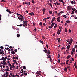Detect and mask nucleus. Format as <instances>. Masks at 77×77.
I'll return each mask as SVG.
<instances>
[{
  "label": "nucleus",
  "instance_id": "nucleus-27",
  "mask_svg": "<svg viewBox=\"0 0 77 77\" xmlns=\"http://www.w3.org/2000/svg\"><path fill=\"white\" fill-rule=\"evenodd\" d=\"M59 29H60V31H61L62 30V27L60 26H59Z\"/></svg>",
  "mask_w": 77,
  "mask_h": 77
},
{
  "label": "nucleus",
  "instance_id": "nucleus-49",
  "mask_svg": "<svg viewBox=\"0 0 77 77\" xmlns=\"http://www.w3.org/2000/svg\"><path fill=\"white\" fill-rule=\"evenodd\" d=\"M8 76H9V74H6V75L5 77H8Z\"/></svg>",
  "mask_w": 77,
  "mask_h": 77
},
{
  "label": "nucleus",
  "instance_id": "nucleus-4",
  "mask_svg": "<svg viewBox=\"0 0 77 77\" xmlns=\"http://www.w3.org/2000/svg\"><path fill=\"white\" fill-rule=\"evenodd\" d=\"M48 51V50H47L46 49H45V50L43 51H44L45 53H47V51Z\"/></svg>",
  "mask_w": 77,
  "mask_h": 77
},
{
  "label": "nucleus",
  "instance_id": "nucleus-38",
  "mask_svg": "<svg viewBox=\"0 0 77 77\" xmlns=\"http://www.w3.org/2000/svg\"><path fill=\"white\" fill-rule=\"evenodd\" d=\"M65 32H67V29H66V28H65Z\"/></svg>",
  "mask_w": 77,
  "mask_h": 77
},
{
  "label": "nucleus",
  "instance_id": "nucleus-42",
  "mask_svg": "<svg viewBox=\"0 0 77 77\" xmlns=\"http://www.w3.org/2000/svg\"><path fill=\"white\" fill-rule=\"evenodd\" d=\"M49 4L50 6L51 7H51H52V4H51V3H49Z\"/></svg>",
  "mask_w": 77,
  "mask_h": 77
},
{
  "label": "nucleus",
  "instance_id": "nucleus-12",
  "mask_svg": "<svg viewBox=\"0 0 77 77\" xmlns=\"http://www.w3.org/2000/svg\"><path fill=\"white\" fill-rule=\"evenodd\" d=\"M73 41V40L72 39V38H71L70 40V41L69 42H71V43H72V42Z\"/></svg>",
  "mask_w": 77,
  "mask_h": 77
},
{
  "label": "nucleus",
  "instance_id": "nucleus-10",
  "mask_svg": "<svg viewBox=\"0 0 77 77\" xmlns=\"http://www.w3.org/2000/svg\"><path fill=\"white\" fill-rule=\"evenodd\" d=\"M70 48V45H68L67 47V49L69 50Z\"/></svg>",
  "mask_w": 77,
  "mask_h": 77
},
{
  "label": "nucleus",
  "instance_id": "nucleus-22",
  "mask_svg": "<svg viewBox=\"0 0 77 77\" xmlns=\"http://www.w3.org/2000/svg\"><path fill=\"white\" fill-rule=\"evenodd\" d=\"M62 3L63 4V5L64 6H66V5L65 4V3H64V2H63Z\"/></svg>",
  "mask_w": 77,
  "mask_h": 77
},
{
  "label": "nucleus",
  "instance_id": "nucleus-11",
  "mask_svg": "<svg viewBox=\"0 0 77 77\" xmlns=\"http://www.w3.org/2000/svg\"><path fill=\"white\" fill-rule=\"evenodd\" d=\"M57 40L58 41V42L59 43H60V39L59 38H57Z\"/></svg>",
  "mask_w": 77,
  "mask_h": 77
},
{
  "label": "nucleus",
  "instance_id": "nucleus-8",
  "mask_svg": "<svg viewBox=\"0 0 77 77\" xmlns=\"http://www.w3.org/2000/svg\"><path fill=\"white\" fill-rule=\"evenodd\" d=\"M57 33L58 35H59V34H60V30H59V29L58 30V31L57 32Z\"/></svg>",
  "mask_w": 77,
  "mask_h": 77
},
{
  "label": "nucleus",
  "instance_id": "nucleus-63",
  "mask_svg": "<svg viewBox=\"0 0 77 77\" xmlns=\"http://www.w3.org/2000/svg\"><path fill=\"white\" fill-rule=\"evenodd\" d=\"M63 11H61L60 12V14H63Z\"/></svg>",
  "mask_w": 77,
  "mask_h": 77
},
{
  "label": "nucleus",
  "instance_id": "nucleus-57",
  "mask_svg": "<svg viewBox=\"0 0 77 77\" xmlns=\"http://www.w3.org/2000/svg\"><path fill=\"white\" fill-rule=\"evenodd\" d=\"M14 51L15 52H17V49H16L14 50Z\"/></svg>",
  "mask_w": 77,
  "mask_h": 77
},
{
  "label": "nucleus",
  "instance_id": "nucleus-16",
  "mask_svg": "<svg viewBox=\"0 0 77 77\" xmlns=\"http://www.w3.org/2000/svg\"><path fill=\"white\" fill-rule=\"evenodd\" d=\"M11 53H12V54H15V52L13 51L11 52Z\"/></svg>",
  "mask_w": 77,
  "mask_h": 77
},
{
  "label": "nucleus",
  "instance_id": "nucleus-40",
  "mask_svg": "<svg viewBox=\"0 0 77 77\" xmlns=\"http://www.w3.org/2000/svg\"><path fill=\"white\" fill-rule=\"evenodd\" d=\"M10 69L11 71H12V67H10Z\"/></svg>",
  "mask_w": 77,
  "mask_h": 77
},
{
  "label": "nucleus",
  "instance_id": "nucleus-1",
  "mask_svg": "<svg viewBox=\"0 0 77 77\" xmlns=\"http://www.w3.org/2000/svg\"><path fill=\"white\" fill-rule=\"evenodd\" d=\"M6 11L7 12H9V13H10V14H12V13H13V12H11V11H10V10H9L8 9H7L6 10Z\"/></svg>",
  "mask_w": 77,
  "mask_h": 77
},
{
  "label": "nucleus",
  "instance_id": "nucleus-17",
  "mask_svg": "<svg viewBox=\"0 0 77 77\" xmlns=\"http://www.w3.org/2000/svg\"><path fill=\"white\" fill-rule=\"evenodd\" d=\"M57 26V24H56L54 26V29H55Z\"/></svg>",
  "mask_w": 77,
  "mask_h": 77
},
{
  "label": "nucleus",
  "instance_id": "nucleus-60",
  "mask_svg": "<svg viewBox=\"0 0 77 77\" xmlns=\"http://www.w3.org/2000/svg\"><path fill=\"white\" fill-rule=\"evenodd\" d=\"M18 74H16L15 75V77H17V76H18Z\"/></svg>",
  "mask_w": 77,
  "mask_h": 77
},
{
  "label": "nucleus",
  "instance_id": "nucleus-43",
  "mask_svg": "<svg viewBox=\"0 0 77 77\" xmlns=\"http://www.w3.org/2000/svg\"><path fill=\"white\" fill-rule=\"evenodd\" d=\"M71 3L72 4V5H73L74 4V1H72L71 2Z\"/></svg>",
  "mask_w": 77,
  "mask_h": 77
},
{
  "label": "nucleus",
  "instance_id": "nucleus-29",
  "mask_svg": "<svg viewBox=\"0 0 77 77\" xmlns=\"http://www.w3.org/2000/svg\"><path fill=\"white\" fill-rule=\"evenodd\" d=\"M74 13V11H72V13L71 14V15H73Z\"/></svg>",
  "mask_w": 77,
  "mask_h": 77
},
{
  "label": "nucleus",
  "instance_id": "nucleus-14",
  "mask_svg": "<svg viewBox=\"0 0 77 77\" xmlns=\"http://www.w3.org/2000/svg\"><path fill=\"white\" fill-rule=\"evenodd\" d=\"M71 57V55H69L67 57V59H68L69 58H70Z\"/></svg>",
  "mask_w": 77,
  "mask_h": 77
},
{
  "label": "nucleus",
  "instance_id": "nucleus-52",
  "mask_svg": "<svg viewBox=\"0 0 77 77\" xmlns=\"http://www.w3.org/2000/svg\"><path fill=\"white\" fill-rule=\"evenodd\" d=\"M71 54L72 55V54H73V52L72 51H71Z\"/></svg>",
  "mask_w": 77,
  "mask_h": 77
},
{
  "label": "nucleus",
  "instance_id": "nucleus-28",
  "mask_svg": "<svg viewBox=\"0 0 77 77\" xmlns=\"http://www.w3.org/2000/svg\"><path fill=\"white\" fill-rule=\"evenodd\" d=\"M16 30H20V28H16L15 29Z\"/></svg>",
  "mask_w": 77,
  "mask_h": 77
},
{
  "label": "nucleus",
  "instance_id": "nucleus-33",
  "mask_svg": "<svg viewBox=\"0 0 77 77\" xmlns=\"http://www.w3.org/2000/svg\"><path fill=\"white\" fill-rule=\"evenodd\" d=\"M31 2L32 3H33V4H35V1L33 0H32L31 1Z\"/></svg>",
  "mask_w": 77,
  "mask_h": 77
},
{
  "label": "nucleus",
  "instance_id": "nucleus-24",
  "mask_svg": "<svg viewBox=\"0 0 77 77\" xmlns=\"http://www.w3.org/2000/svg\"><path fill=\"white\" fill-rule=\"evenodd\" d=\"M54 24H55V23H52V24L51 26H52V27H53V26H54Z\"/></svg>",
  "mask_w": 77,
  "mask_h": 77
},
{
  "label": "nucleus",
  "instance_id": "nucleus-64",
  "mask_svg": "<svg viewBox=\"0 0 77 77\" xmlns=\"http://www.w3.org/2000/svg\"><path fill=\"white\" fill-rule=\"evenodd\" d=\"M75 58H77V55L76 54H75Z\"/></svg>",
  "mask_w": 77,
  "mask_h": 77
},
{
  "label": "nucleus",
  "instance_id": "nucleus-6",
  "mask_svg": "<svg viewBox=\"0 0 77 77\" xmlns=\"http://www.w3.org/2000/svg\"><path fill=\"white\" fill-rule=\"evenodd\" d=\"M37 74H39L40 75L41 73V71H37L36 73Z\"/></svg>",
  "mask_w": 77,
  "mask_h": 77
},
{
  "label": "nucleus",
  "instance_id": "nucleus-54",
  "mask_svg": "<svg viewBox=\"0 0 77 77\" xmlns=\"http://www.w3.org/2000/svg\"><path fill=\"white\" fill-rule=\"evenodd\" d=\"M29 15H31V16H32V13H29Z\"/></svg>",
  "mask_w": 77,
  "mask_h": 77
},
{
  "label": "nucleus",
  "instance_id": "nucleus-5",
  "mask_svg": "<svg viewBox=\"0 0 77 77\" xmlns=\"http://www.w3.org/2000/svg\"><path fill=\"white\" fill-rule=\"evenodd\" d=\"M57 21L58 22H60V17H58L57 18Z\"/></svg>",
  "mask_w": 77,
  "mask_h": 77
},
{
  "label": "nucleus",
  "instance_id": "nucleus-44",
  "mask_svg": "<svg viewBox=\"0 0 77 77\" xmlns=\"http://www.w3.org/2000/svg\"><path fill=\"white\" fill-rule=\"evenodd\" d=\"M2 2H6V1L4 0H2Z\"/></svg>",
  "mask_w": 77,
  "mask_h": 77
},
{
  "label": "nucleus",
  "instance_id": "nucleus-58",
  "mask_svg": "<svg viewBox=\"0 0 77 77\" xmlns=\"http://www.w3.org/2000/svg\"><path fill=\"white\" fill-rule=\"evenodd\" d=\"M27 73H24V75H27Z\"/></svg>",
  "mask_w": 77,
  "mask_h": 77
},
{
  "label": "nucleus",
  "instance_id": "nucleus-2",
  "mask_svg": "<svg viewBox=\"0 0 77 77\" xmlns=\"http://www.w3.org/2000/svg\"><path fill=\"white\" fill-rule=\"evenodd\" d=\"M0 54H2V56H3V54H4V52L3 51L0 52Z\"/></svg>",
  "mask_w": 77,
  "mask_h": 77
},
{
  "label": "nucleus",
  "instance_id": "nucleus-23",
  "mask_svg": "<svg viewBox=\"0 0 77 77\" xmlns=\"http://www.w3.org/2000/svg\"><path fill=\"white\" fill-rule=\"evenodd\" d=\"M56 20V18L55 17H54L52 19V20H53V21H54V20Z\"/></svg>",
  "mask_w": 77,
  "mask_h": 77
},
{
  "label": "nucleus",
  "instance_id": "nucleus-20",
  "mask_svg": "<svg viewBox=\"0 0 77 77\" xmlns=\"http://www.w3.org/2000/svg\"><path fill=\"white\" fill-rule=\"evenodd\" d=\"M23 26V24H20V25H18L17 26H19V27H21Z\"/></svg>",
  "mask_w": 77,
  "mask_h": 77
},
{
  "label": "nucleus",
  "instance_id": "nucleus-51",
  "mask_svg": "<svg viewBox=\"0 0 77 77\" xmlns=\"http://www.w3.org/2000/svg\"><path fill=\"white\" fill-rule=\"evenodd\" d=\"M18 19H19V20H21L22 18L20 17H18Z\"/></svg>",
  "mask_w": 77,
  "mask_h": 77
},
{
  "label": "nucleus",
  "instance_id": "nucleus-53",
  "mask_svg": "<svg viewBox=\"0 0 77 77\" xmlns=\"http://www.w3.org/2000/svg\"><path fill=\"white\" fill-rule=\"evenodd\" d=\"M62 64H63L64 65H65V63L64 62L63 63H62L61 64L62 65Z\"/></svg>",
  "mask_w": 77,
  "mask_h": 77
},
{
  "label": "nucleus",
  "instance_id": "nucleus-34",
  "mask_svg": "<svg viewBox=\"0 0 77 77\" xmlns=\"http://www.w3.org/2000/svg\"><path fill=\"white\" fill-rule=\"evenodd\" d=\"M5 71H9L10 70L9 69H5Z\"/></svg>",
  "mask_w": 77,
  "mask_h": 77
},
{
  "label": "nucleus",
  "instance_id": "nucleus-32",
  "mask_svg": "<svg viewBox=\"0 0 77 77\" xmlns=\"http://www.w3.org/2000/svg\"><path fill=\"white\" fill-rule=\"evenodd\" d=\"M7 59V57H6L5 58H4V60H6V59Z\"/></svg>",
  "mask_w": 77,
  "mask_h": 77
},
{
  "label": "nucleus",
  "instance_id": "nucleus-37",
  "mask_svg": "<svg viewBox=\"0 0 77 77\" xmlns=\"http://www.w3.org/2000/svg\"><path fill=\"white\" fill-rule=\"evenodd\" d=\"M68 62H69V60H67L66 61V64H67V65H68Z\"/></svg>",
  "mask_w": 77,
  "mask_h": 77
},
{
  "label": "nucleus",
  "instance_id": "nucleus-36",
  "mask_svg": "<svg viewBox=\"0 0 77 77\" xmlns=\"http://www.w3.org/2000/svg\"><path fill=\"white\" fill-rule=\"evenodd\" d=\"M60 2H63V0H58Z\"/></svg>",
  "mask_w": 77,
  "mask_h": 77
},
{
  "label": "nucleus",
  "instance_id": "nucleus-21",
  "mask_svg": "<svg viewBox=\"0 0 77 77\" xmlns=\"http://www.w3.org/2000/svg\"><path fill=\"white\" fill-rule=\"evenodd\" d=\"M72 50L73 52H75V49L74 48H73Z\"/></svg>",
  "mask_w": 77,
  "mask_h": 77
},
{
  "label": "nucleus",
  "instance_id": "nucleus-45",
  "mask_svg": "<svg viewBox=\"0 0 77 77\" xmlns=\"http://www.w3.org/2000/svg\"><path fill=\"white\" fill-rule=\"evenodd\" d=\"M19 17H21V18H23V16L22 15H20L19 16Z\"/></svg>",
  "mask_w": 77,
  "mask_h": 77
},
{
  "label": "nucleus",
  "instance_id": "nucleus-56",
  "mask_svg": "<svg viewBox=\"0 0 77 77\" xmlns=\"http://www.w3.org/2000/svg\"><path fill=\"white\" fill-rule=\"evenodd\" d=\"M16 57H13V60H14V59H16Z\"/></svg>",
  "mask_w": 77,
  "mask_h": 77
},
{
  "label": "nucleus",
  "instance_id": "nucleus-15",
  "mask_svg": "<svg viewBox=\"0 0 77 77\" xmlns=\"http://www.w3.org/2000/svg\"><path fill=\"white\" fill-rule=\"evenodd\" d=\"M47 54H48V55H49V54H50V51L48 50V51L47 52Z\"/></svg>",
  "mask_w": 77,
  "mask_h": 77
},
{
  "label": "nucleus",
  "instance_id": "nucleus-7",
  "mask_svg": "<svg viewBox=\"0 0 77 77\" xmlns=\"http://www.w3.org/2000/svg\"><path fill=\"white\" fill-rule=\"evenodd\" d=\"M46 10L45 8H44L42 10L43 12H45V11Z\"/></svg>",
  "mask_w": 77,
  "mask_h": 77
},
{
  "label": "nucleus",
  "instance_id": "nucleus-62",
  "mask_svg": "<svg viewBox=\"0 0 77 77\" xmlns=\"http://www.w3.org/2000/svg\"><path fill=\"white\" fill-rule=\"evenodd\" d=\"M66 41L67 42H69V40H66Z\"/></svg>",
  "mask_w": 77,
  "mask_h": 77
},
{
  "label": "nucleus",
  "instance_id": "nucleus-50",
  "mask_svg": "<svg viewBox=\"0 0 77 77\" xmlns=\"http://www.w3.org/2000/svg\"><path fill=\"white\" fill-rule=\"evenodd\" d=\"M64 71H66L67 70V68H65L64 69Z\"/></svg>",
  "mask_w": 77,
  "mask_h": 77
},
{
  "label": "nucleus",
  "instance_id": "nucleus-26",
  "mask_svg": "<svg viewBox=\"0 0 77 77\" xmlns=\"http://www.w3.org/2000/svg\"><path fill=\"white\" fill-rule=\"evenodd\" d=\"M65 15H66V18H67V17H68L69 16V14H66Z\"/></svg>",
  "mask_w": 77,
  "mask_h": 77
},
{
  "label": "nucleus",
  "instance_id": "nucleus-3",
  "mask_svg": "<svg viewBox=\"0 0 77 77\" xmlns=\"http://www.w3.org/2000/svg\"><path fill=\"white\" fill-rule=\"evenodd\" d=\"M23 23L26 26H27V22L26 21H24V20H23Z\"/></svg>",
  "mask_w": 77,
  "mask_h": 77
},
{
  "label": "nucleus",
  "instance_id": "nucleus-18",
  "mask_svg": "<svg viewBox=\"0 0 77 77\" xmlns=\"http://www.w3.org/2000/svg\"><path fill=\"white\" fill-rule=\"evenodd\" d=\"M39 42H40L41 43V44H44V43H43V41H42L41 40H40L39 41Z\"/></svg>",
  "mask_w": 77,
  "mask_h": 77
},
{
  "label": "nucleus",
  "instance_id": "nucleus-59",
  "mask_svg": "<svg viewBox=\"0 0 77 77\" xmlns=\"http://www.w3.org/2000/svg\"><path fill=\"white\" fill-rule=\"evenodd\" d=\"M21 75V76H24V74H22Z\"/></svg>",
  "mask_w": 77,
  "mask_h": 77
},
{
  "label": "nucleus",
  "instance_id": "nucleus-47",
  "mask_svg": "<svg viewBox=\"0 0 77 77\" xmlns=\"http://www.w3.org/2000/svg\"><path fill=\"white\" fill-rule=\"evenodd\" d=\"M74 66H76V62H75V63L74 64Z\"/></svg>",
  "mask_w": 77,
  "mask_h": 77
},
{
  "label": "nucleus",
  "instance_id": "nucleus-35",
  "mask_svg": "<svg viewBox=\"0 0 77 77\" xmlns=\"http://www.w3.org/2000/svg\"><path fill=\"white\" fill-rule=\"evenodd\" d=\"M0 48L1 49H3V48H3V47L2 46H1L0 47Z\"/></svg>",
  "mask_w": 77,
  "mask_h": 77
},
{
  "label": "nucleus",
  "instance_id": "nucleus-13",
  "mask_svg": "<svg viewBox=\"0 0 77 77\" xmlns=\"http://www.w3.org/2000/svg\"><path fill=\"white\" fill-rule=\"evenodd\" d=\"M72 10L73 11H75V10H76V9L75 8H72Z\"/></svg>",
  "mask_w": 77,
  "mask_h": 77
},
{
  "label": "nucleus",
  "instance_id": "nucleus-25",
  "mask_svg": "<svg viewBox=\"0 0 77 77\" xmlns=\"http://www.w3.org/2000/svg\"><path fill=\"white\" fill-rule=\"evenodd\" d=\"M23 69H26V67L25 66H24L23 67Z\"/></svg>",
  "mask_w": 77,
  "mask_h": 77
},
{
  "label": "nucleus",
  "instance_id": "nucleus-55",
  "mask_svg": "<svg viewBox=\"0 0 77 77\" xmlns=\"http://www.w3.org/2000/svg\"><path fill=\"white\" fill-rule=\"evenodd\" d=\"M63 17H64V18H66V16L65 15H64L63 16Z\"/></svg>",
  "mask_w": 77,
  "mask_h": 77
},
{
  "label": "nucleus",
  "instance_id": "nucleus-41",
  "mask_svg": "<svg viewBox=\"0 0 77 77\" xmlns=\"http://www.w3.org/2000/svg\"><path fill=\"white\" fill-rule=\"evenodd\" d=\"M66 22L67 23H70V21L69 20H67V21H66Z\"/></svg>",
  "mask_w": 77,
  "mask_h": 77
},
{
  "label": "nucleus",
  "instance_id": "nucleus-31",
  "mask_svg": "<svg viewBox=\"0 0 77 77\" xmlns=\"http://www.w3.org/2000/svg\"><path fill=\"white\" fill-rule=\"evenodd\" d=\"M49 14H51H51H52V11H49Z\"/></svg>",
  "mask_w": 77,
  "mask_h": 77
},
{
  "label": "nucleus",
  "instance_id": "nucleus-30",
  "mask_svg": "<svg viewBox=\"0 0 77 77\" xmlns=\"http://www.w3.org/2000/svg\"><path fill=\"white\" fill-rule=\"evenodd\" d=\"M48 58L49 59L50 58H51V55H49L48 56V57H47V59H48Z\"/></svg>",
  "mask_w": 77,
  "mask_h": 77
},
{
  "label": "nucleus",
  "instance_id": "nucleus-9",
  "mask_svg": "<svg viewBox=\"0 0 77 77\" xmlns=\"http://www.w3.org/2000/svg\"><path fill=\"white\" fill-rule=\"evenodd\" d=\"M5 65H6V64H5V63H4L3 64V68H5V67H6V66H5Z\"/></svg>",
  "mask_w": 77,
  "mask_h": 77
},
{
  "label": "nucleus",
  "instance_id": "nucleus-19",
  "mask_svg": "<svg viewBox=\"0 0 77 77\" xmlns=\"http://www.w3.org/2000/svg\"><path fill=\"white\" fill-rule=\"evenodd\" d=\"M17 38H19V37H20V34H17Z\"/></svg>",
  "mask_w": 77,
  "mask_h": 77
},
{
  "label": "nucleus",
  "instance_id": "nucleus-48",
  "mask_svg": "<svg viewBox=\"0 0 77 77\" xmlns=\"http://www.w3.org/2000/svg\"><path fill=\"white\" fill-rule=\"evenodd\" d=\"M42 22H40V23H39V25H42Z\"/></svg>",
  "mask_w": 77,
  "mask_h": 77
},
{
  "label": "nucleus",
  "instance_id": "nucleus-61",
  "mask_svg": "<svg viewBox=\"0 0 77 77\" xmlns=\"http://www.w3.org/2000/svg\"><path fill=\"white\" fill-rule=\"evenodd\" d=\"M61 49H62V50H63L64 49H65V48L64 47H62V48H61Z\"/></svg>",
  "mask_w": 77,
  "mask_h": 77
},
{
  "label": "nucleus",
  "instance_id": "nucleus-46",
  "mask_svg": "<svg viewBox=\"0 0 77 77\" xmlns=\"http://www.w3.org/2000/svg\"><path fill=\"white\" fill-rule=\"evenodd\" d=\"M56 4H57V5H60V3H59L57 2H56Z\"/></svg>",
  "mask_w": 77,
  "mask_h": 77
},
{
  "label": "nucleus",
  "instance_id": "nucleus-39",
  "mask_svg": "<svg viewBox=\"0 0 77 77\" xmlns=\"http://www.w3.org/2000/svg\"><path fill=\"white\" fill-rule=\"evenodd\" d=\"M46 20H47V19H46V18H45L44 19H43V20H44L45 22H46Z\"/></svg>",
  "mask_w": 77,
  "mask_h": 77
}]
</instances>
